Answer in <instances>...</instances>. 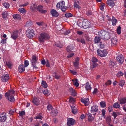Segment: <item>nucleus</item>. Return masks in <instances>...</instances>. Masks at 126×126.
<instances>
[{
  "label": "nucleus",
  "instance_id": "obj_12",
  "mask_svg": "<svg viewBox=\"0 0 126 126\" xmlns=\"http://www.w3.org/2000/svg\"><path fill=\"white\" fill-rule=\"evenodd\" d=\"M88 98H82L81 99V101L84 103L85 106H87L89 104L90 102Z\"/></svg>",
  "mask_w": 126,
  "mask_h": 126
},
{
  "label": "nucleus",
  "instance_id": "obj_5",
  "mask_svg": "<svg viewBox=\"0 0 126 126\" xmlns=\"http://www.w3.org/2000/svg\"><path fill=\"white\" fill-rule=\"evenodd\" d=\"M34 30L32 29H28L26 32V36L29 38H32L34 35Z\"/></svg>",
  "mask_w": 126,
  "mask_h": 126
},
{
  "label": "nucleus",
  "instance_id": "obj_49",
  "mask_svg": "<svg viewBox=\"0 0 126 126\" xmlns=\"http://www.w3.org/2000/svg\"><path fill=\"white\" fill-rule=\"evenodd\" d=\"M16 110H15L14 109H11L9 111V113L11 115H12L15 111L16 112Z\"/></svg>",
  "mask_w": 126,
  "mask_h": 126
},
{
  "label": "nucleus",
  "instance_id": "obj_36",
  "mask_svg": "<svg viewBox=\"0 0 126 126\" xmlns=\"http://www.w3.org/2000/svg\"><path fill=\"white\" fill-rule=\"evenodd\" d=\"M43 118L42 114L41 113H40L36 117V119H40L42 120Z\"/></svg>",
  "mask_w": 126,
  "mask_h": 126
},
{
  "label": "nucleus",
  "instance_id": "obj_23",
  "mask_svg": "<svg viewBox=\"0 0 126 126\" xmlns=\"http://www.w3.org/2000/svg\"><path fill=\"white\" fill-rule=\"evenodd\" d=\"M107 3L108 5L112 7L114 5V2L111 0H108Z\"/></svg>",
  "mask_w": 126,
  "mask_h": 126
},
{
  "label": "nucleus",
  "instance_id": "obj_9",
  "mask_svg": "<svg viewBox=\"0 0 126 126\" xmlns=\"http://www.w3.org/2000/svg\"><path fill=\"white\" fill-rule=\"evenodd\" d=\"M98 109V106L96 105H94L91 107V111L92 112H96L97 111Z\"/></svg>",
  "mask_w": 126,
  "mask_h": 126
},
{
  "label": "nucleus",
  "instance_id": "obj_34",
  "mask_svg": "<svg viewBox=\"0 0 126 126\" xmlns=\"http://www.w3.org/2000/svg\"><path fill=\"white\" fill-rule=\"evenodd\" d=\"M6 64L9 68L11 69L12 68L11 66L12 65V64L11 61H10L6 62Z\"/></svg>",
  "mask_w": 126,
  "mask_h": 126
},
{
  "label": "nucleus",
  "instance_id": "obj_19",
  "mask_svg": "<svg viewBox=\"0 0 126 126\" xmlns=\"http://www.w3.org/2000/svg\"><path fill=\"white\" fill-rule=\"evenodd\" d=\"M86 115L88 116V120L89 122H91L93 121L94 118L92 115L90 113H86Z\"/></svg>",
  "mask_w": 126,
  "mask_h": 126
},
{
  "label": "nucleus",
  "instance_id": "obj_22",
  "mask_svg": "<svg viewBox=\"0 0 126 126\" xmlns=\"http://www.w3.org/2000/svg\"><path fill=\"white\" fill-rule=\"evenodd\" d=\"M25 66L22 64L19 65L18 67V71L19 72L21 73L25 70Z\"/></svg>",
  "mask_w": 126,
  "mask_h": 126
},
{
  "label": "nucleus",
  "instance_id": "obj_51",
  "mask_svg": "<svg viewBox=\"0 0 126 126\" xmlns=\"http://www.w3.org/2000/svg\"><path fill=\"white\" fill-rule=\"evenodd\" d=\"M69 102L72 103H73L75 102L74 98L71 97H70L69 101Z\"/></svg>",
  "mask_w": 126,
  "mask_h": 126
},
{
  "label": "nucleus",
  "instance_id": "obj_7",
  "mask_svg": "<svg viewBox=\"0 0 126 126\" xmlns=\"http://www.w3.org/2000/svg\"><path fill=\"white\" fill-rule=\"evenodd\" d=\"M7 119L6 113L3 112L0 114V121L1 122H5Z\"/></svg>",
  "mask_w": 126,
  "mask_h": 126
},
{
  "label": "nucleus",
  "instance_id": "obj_16",
  "mask_svg": "<svg viewBox=\"0 0 126 126\" xmlns=\"http://www.w3.org/2000/svg\"><path fill=\"white\" fill-rule=\"evenodd\" d=\"M18 31H15L13 32V34H12L11 37L13 39L15 40L18 37Z\"/></svg>",
  "mask_w": 126,
  "mask_h": 126
},
{
  "label": "nucleus",
  "instance_id": "obj_11",
  "mask_svg": "<svg viewBox=\"0 0 126 126\" xmlns=\"http://www.w3.org/2000/svg\"><path fill=\"white\" fill-rule=\"evenodd\" d=\"M9 77L7 75H3L1 76V80L3 82H6L8 80Z\"/></svg>",
  "mask_w": 126,
  "mask_h": 126
},
{
  "label": "nucleus",
  "instance_id": "obj_37",
  "mask_svg": "<svg viewBox=\"0 0 126 126\" xmlns=\"http://www.w3.org/2000/svg\"><path fill=\"white\" fill-rule=\"evenodd\" d=\"M18 11L20 13L23 14H24L26 13V11L23 8H19Z\"/></svg>",
  "mask_w": 126,
  "mask_h": 126
},
{
  "label": "nucleus",
  "instance_id": "obj_35",
  "mask_svg": "<svg viewBox=\"0 0 126 126\" xmlns=\"http://www.w3.org/2000/svg\"><path fill=\"white\" fill-rule=\"evenodd\" d=\"M41 85L42 86L45 88H46L47 87V85L46 82L45 81L42 80L41 83Z\"/></svg>",
  "mask_w": 126,
  "mask_h": 126
},
{
  "label": "nucleus",
  "instance_id": "obj_59",
  "mask_svg": "<svg viewBox=\"0 0 126 126\" xmlns=\"http://www.w3.org/2000/svg\"><path fill=\"white\" fill-rule=\"evenodd\" d=\"M29 61L27 60H26L24 62V65L25 67H27L29 65Z\"/></svg>",
  "mask_w": 126,
  "mask_h": 126
},
{
  "label": "nucleus",
  "instance_id": "obj_18",
  "mask_svg": "<svg viewBox=\"0 0 126 126\" xmlns=\"http://www.w3.org/2000/svg\"><path fill=\"white\" fill-rule=\"evenodd\" d=\"M43 7L41 5H39L37 7V9L41 13H44L47 12L46 10H43Z\"/></svg>",
  "mask_w": 126,
  "mask_h": 126
},
{
  "label": "nucleus",
  "instance_id": "obj_29",
  "mask_svg": "<svg viewBox=\"0 0 126 126\" xmlns=\"http://www.w3.org/2000/svg\"><path fill=\"white\" fill-rule=\"evenodd\" d=\"M120 101L121 104H125L126 102V98L124 97L120 98Z\"/></svg>",
  "mask_w": 126,
  "mask_h": 126
},
{
  "label": "nucleus",
  "instance_id": "obj_33",
  "mask_svg": "<svg viewBox=\"0 0 126 126\" xmlns=\"http://www.w3.org/2000/svg\"><path fill=\"white\" fill-rule=\"evenodd\" d=\"M100 40V38L98 37H95L94 40V42L95 43H97L99 42Z\"/></svg>",
  "mask_w": 126,
  "mask_h": 126
},
{
  "label": "nucleus",
  "instance_id": "obj_21",
  "mask_svg": "<svg viewBox=\"0 0 126 126\" xmlns=\"http://www.w3.org/2000/svg\"><path fill=\"white\" fill-rule=\"evenodd\" d=\"M71 107L72 112L74 114L77 113L78 112V110L77 107L74 106H71Z\"/></svg>",
  "mask_w": 126,
  "mask_h": 126
},
{
  "label": "nucleus",
  "instance_id": "obj_31",
  "mask_svg": "<svg viewBox=\"0 0 126 126\" xmlns=\"http://www.w3.org/2000/svg\"><path fill=\"white\" fill-rule=\"evenodd\" d=\"M77 41L78 42H80L83 44H85V40L83 38L78 39H77Z\"/></svg>",
  "mask_w": 126,
  "mask_h": 126
},
{
  "label": "nucleus",
  "instance_id": "obj_4",
  "mask_svg": "<svg viewBox=\"0 0 126 126\" xmlns=\"http://www.w3.org/2000/svg\"><path fill=\"white\" fill-rule=\"evenodd\" d=\"M91 25L90 22L88 21H84L82 22V25L80 26V27H83L84 29H87L88 28L90 30V28Z\"/></svg>",
  "mask_w": 126,
  "mask_h": 126
},
{
  "label": "nucleus",
  "instance_id": "obj_15",
  "mask_svg": "<svg viewBox=\"0 0 126 126\" xmlns=\"http://www.w3.org/2000/svg\"><path fill=\"white\" fill-rule=\"evenodd\" d=\"M32 102L35 105L37 106L39 105V100L36 97H34L32 100Z\"/></svg>",
  "mask_w": 126,
  "mask_h": 126
},
{
  "label": "nucleus",
  "instance_id": "obj_42",
  "mask_svg": "<svg viewBox=\"0 0 126 126\" xmlns=\"http://www.w3.org/2000/svg\"><path fill=\"white\" fill-rule=\"evenodd\" d=\"M78 80L76 79L74 81L73 84L76 87H78L79 85V83L78 82Z\"/></svg>",
  "mask_w": 126,
  "mask_h": 126
},
{
  "label": "nucleus",
  "instance_id": "obj_24",
  "mask_svg": "<svg viewBox=\"0 0 126 126\" xmlns=\"http://www.w3.org/2000/svg\"><path fill=\"white\" fill-rule=\"evenodd\" d=\"M37 8V6L36 5L35 3L32 4L31 5L30 9L32 11H35L36 10Z\"/></svg>",
  "mask_w": 126,
  "mask_h": 126
},
{
  "label": "nucleus",
  "instance_id": "obj_38",
  "mask_svg": "<svg viewBox=\"0 0 126 126\" xmlns=\"http://www.w3.org/2000/svg\"><path fill=\"white\" fill-rule=\"evenodd\" d=\"M100 104L101 107L102 108H105L106 106L105 102L104 101H101L100 102Z\"/></svg>",
  "mask_w": 126,
  "mask_h": 126
},
{
  "label": "nucleus",
  "instance_id": "obj_63",
  "mask_svg": "<svg viewBox=\"0 0 126 126\" xmlns=\"http://www.w3.org/2000/svg\"><path fill=\"white\" fill-rule=\"evenodd\" d=\"M69 71L71 73L74 75H76L77 74V73L75 71L71 70H70Z\"/></svg>",
  "mask_w": 126,
  "mask_h": 126
},
{
  "label": "nucleus",
  "instance_id": "obj_13",
  "mask_svg": "<svg viewBox=\"0 0 126 126\" xmlns=\"http://www.w3.org/2000/svg\"><path fill=\"white\" fill-rule=\"evenodd\" d=\"M50 13L52 16L54 17H57L59 16V14L56 10L53 9L51 10Z\"/></svg>",
  "mask_w": 126,
  "mask_h": 126
},
{
  "label": "nucleus",
  "instance_id": "obj_1",
  "mask_svg": "<svg viewBox=\"0 0 126 126\" xmlns=\"http://www.w3.org/2000/svg\"><path fill=\"white\" fill-rule=\"evenodd\" d=\"M15 93V91L13 89L9 90L8 92L5 93V96L9 101L14 102L15 100L14 95Z\"/></svg>",
  "mask_w": 126,
  "mask_h": 126
},
{
  "label": "nucleus",
  "instance_id": "obj_39",
  "mask_svg": "<svg viewBox=\"0 0 126 126\" xmlns=\"http://www.w3.org/2000/svg\"><path fill=\"white\" fill-rule=\"evenodd\" d=\"M112 24L113 25H115L117 22V20L115 18H113L112 19Z\"/></svg>",
  "mask_w": 126,
  "mask_h": 126
},
{
  "label": "nucleus",
  "instance_id": "obj_14",
  "mask_svg": "<svg viewBox=\"0 0 126 126\" xmlns=\"http://www.w3.org/2000/svg\"><path fill=\"white\" fill-rule=\"evenodd\" d=\"M32 59L31 60L32 63H36L38 60V58L35 55H32Z\"/></svg>",
  "mask_w": 126,
  "mask_h": 126
},
{
  "label": "nucleus",
  "instance_id": "obj_54",
  "mask_svg": "<svg viewBox=\"0 0 126 126\" xmlns=\"http://www.w3.org/2000/svg\"><path fill=\"white\" fill-rule=\"evenodd\" d=\"M92 61L93 63H96L97 62L98 60L95 57H93L92 59Z\"/></svg>",
  "mask_w": 126,
  "mask_h": 126
},
{
  "label": "nucleus",
  "instance_id": "obj_3",
  "mask_svg": "<svg viewBox=\"0 0 126 126\" xmlns=\"http://www.w3.org/2000/svg\"><path fill=\"white\" fill-rule=\"evenodd\" d=\"M49 36L48 34L45 33H41L39 37V40L41 43H43L44 42L45 40L48 39L49 38Z\"/></svg>",
  "mask_w": 126,
  "mask_h": 126
},
{
  "label": "nucleus",
  "instance_id": "obj_60",
  "mask_svg": "<svg viewBox=\"0 0 126 126\" xmlns=\"http://www.w3.org/2000/svg\"><path fill=\"white\" fill-rule=\"evenodd\" d=\"M43 93L45 95L48 94L49 93L48 90L47 89L45 90L43 92Z\"/></svg>",
  "mask_w": 126,
  "mask_h": 126
},
{
  "label": "nucleus",
  "instance_id": "obj_8",
  "mask_svg": "<svg viewBox=\"0 0 126 126\" xmlns=\"http://www.w3.org/2000/svg\"><path fill=\"white\" fill-rule=\"evenodd\" d=\"M67 125L68 126L73 125L75 124V121L72 118H69L67 119Z\"/></svg>",
  "mask_w": 126,
  "mask_h": 126
},
{
  "label": "nucleus",
  "instance_id": "obj_27",
  "mask_svg": "<svg viewBox=\"0 0 126 126\" xmlns=\"http://www.w3.org/2000/svg\"><path fill=\"white\" fill-rule=\"evenodd\" d=\"M13 18L14 19H21V16L18 14H15L13 15Z\"/></svg>",
  "mask_w": 126,
  "mask_h": 126
},
{
  "label": "nucleus",
  "instance_id": "obj_61",
  "mask_svg": "<svg viewBox=\"0 0 126 126\" xmlns=\"http://www.w3.org/2000/svg\"><path fill=\"white\" fill-rule=\"evenodd\" d=\"M114 65V63L112 61H110V63H109V65L111 67H113Z\"/></svg>",
  "mask_w": 126,
  "mask_h": 126
},
{
  "label": "nucleus",
  "instance_id": "obj_6",
  "mask_svg": "<svg viewBox=\"0 0 126 126\" xmlns=\"http://www.w3.org/2000/svg\"><path fill=\"white\" fill-rule=\"evenodd\" d=\"M97 51L98 55L101 57H105L107 54V52L106 50H102L98 49Z\"/></svg>",
  "mask_w": 126,
  "mask_h": 126
},
{
  "label": "nucleus",
  "instance_id": "obj_64",
  "mask_svg": "<svg viewBox=\"0 0 126 126\" xmlns=\"http://www.w3.org/2000/svg\"><path fill=\"white\" fill-rule=\"evenodd\" d=\"M47 108L48 110H50L53 108L52 106L51 105H49L47 106Z\"/></svg>",
  "mask_w": 126,
  "mask_h": 126
},
{
  "label": "nucleus",
  "instance_id": "obj_17",
  "mask_svg": "<svg viewBox=\"0 0 126 126\" xmlns=\"http://www.w3.org/2000/svg\"><path fill=\"white\" fill-rule=\"evenodd\" d=\"M65 2L64 1H61L60 2L57 3L56 7L57 8H61L62 7L64 6Z\"/></svg>",
  "mask_w": 126,
  "mask_h": 126
},
{
  "label": "nucleus",
  "instance_id": "obj_45",
  "mask_svg": "<svg viewBox=\"0 0 126 126\" xmlns=\"http://www.w3.org/2000/svg\"><path fill=\"white\" fill-rule=\"evenodd\" d=\"M55 45L57 47L60 48H62L63 47V46L59 42H58V43H56Z\"/></svg>",
  "mask_w": 126,
  "mask_h": 126
},
{
  "label": "nucleus",
  "instance_id": "obj_55",
  "mask_svg": "<svg viewBox=\"0 0 126 126\" xmlns=\"http://www.w3.org/2000/svg\"><path fill=\"white\" fill-rule=\"evenodd\" d=\"M74 7L76 8H80V7L79 6V4L75 2L74 3Z\"/></svg>",
  "mask_w": 126,
  "mask_h": 126
},
{
  "label": "nucleus",
  "instance_id": "obj_62",
  "mask_svg": "<svg viewBox=\"0 0 126 126\" xmlns=\"http://www.w3.org/2000/svg\"><path fill=\"white\" fill-rule=\"evenodd\" d=\"M100 48L102 49L104 47L105 45L103 44L102 43L100 42Z\"/></svg>",
  "mask_w": 126,
  "mask_h": 126
},
{
  "label": "nucleus",
  "instance_id": "obj_40",
  "mask_svg": "<svg viewBox=\"0 0 126 126\" xmlns=\"http://www.w3.org/2000/svg\"><path fill=\"white\" fill-rule=\"evenodd\" d=\"M125 84V81L124 80H123L120 81V83L119 84V85L122 87H123Z\"/></svg>",
  "mask_w": 126,
  "mask_h": 126
},
{
  "label": "nucleus",
  "instance_id": "obj_53",
  "mask_svg": "<svg viewBox=\"0 0 126 126\" xmlns=\"http://www.w3.org/2000/svg\"><path fill=\"white\" fill-rule=\"evenodd\" d=\"M36 65V63H32V66H33V69L37 70L38 69V68L37 67Z\"/></svg>",
  "mask_w": 126,
  "mask_h": 126
},
{
  "label": "nucleus",
  "instance_id": "obj_25",
  "mask_svg": "<svg viewBox=\"0 0 126 126\" xmlns=\"http://www.w3.org/2000/svg\"><path fill=\"white\" fill-rule=\"evenodd\" d=\"M98 65V64L96 63H93L92 65L90 66V68L91 70H93L94 68L97 67Z\"/></svg>",
  "mask_w": 126,
  "mask_h": 126
},
{
  "label": "nucleus",
  "instance_id": "obj_50",
  "mask_svg": "<svg viewBox=\"0 0 126 126\" xmlns=\"http://www.w3.org/2000/svg\"><path fill=\"white\" fill-rule=\"evenodd\" d=\"M19 114L20 116H22L25 114V112L24 111H19Z\"/></svg>",
  "mask_w": 126,
  "mask_h": 126
},
{
  "label": "nucleus",
  "instance_id": "obj_43",
  "mask_svg": "<svg viewBox=\"0 0 126 126\" xmlns=\"http://www.w3.org/2000/svg\"><path fill=\"white\" fill-rule=\"evenodd\" d=\"M3 5L6 8H8L10 6L8 2L4 3L3 4Z\"/></svg>",
  "mask_w": 126,
  "mask_h": 126
},
{
  "label": "nucleus",
  "instance_id": "obj_30",
  "mask_svg": "<svg viewBox=\"0 0 126 126\" xmlns=\"http://www.w3.org/2000/svg\"><path fill=\"white\" fill-rule=\"evenodd\" d=\"M51 113L53 116H56L58 113L57 110L55 109H53Z\"/></svg>",
  "mask_w": 126,
  "mask_h": 126
},
{
  "label": "nucleus",
  "instance_id": "obj_46",
  "mask_svg": "<svg viewBox=\"0 0 126 126\" xmlns=\"http://www.w3.org/2000/svg\"><path fill=\"white\" fill-rule=\"evenodd\" d=\"M121 27L120 26L118 27L117 29V33L118 34H120L121 33Z\"/></svg>",
  "mask_w": 126,
  "mask_h": 126
},
{
  "label": "nucleus",
  "instance_id": "obj_52",
  "mask_svg": "<svg viewBox=\"0 0 126 126\" xmlns=\"http://www.w3.org/2000/svg\"><path fill=\"white\" fill-rule=\"evenodd\" d=\"M124 74V73L121 71H119L117 75V76L120 77L121 76H122Z\"/></svg>",
  "mask_w": 126,
  "mask_h": 126
},
{
  "label": "nucleus",
  "instance_id": "obj_48",
  "mask_svg": "<svg viewBox=\"0 0 126 126\" xmlns=\"http://www.w3.org/2000/svg\"><path fill=\"white\" fill-rule=\"evenodd\" d=\"M65 16L66 17H69L72 16V15L70 13H66L65 14Z\"/></svg>",
  "mask_w": 126,
  "mask_h": 126
},
{
  "label": "nucleus",
  "instance_id": "obj_41",
  "mask_svg": "<svg viewBox=\"0 0 126 126\" xmlns=\"http://www.w3.org/2000/svg\"><path fill=\"white\" fill-rule=\"evenodd\" d=\"M8 13L7 12H5L2 14V16L3 18H6L7 17L8 15Z\"/></svg>",
  "mask_w": 126,
  "mask_h": 126
},
{
  "label": "nucleus",
  "instance_id": "obj_56",
  "mask_svg": "<svg viewBox=\"0 0 126 126\" xmlns=\"http://www.w3.org/2000/svg\"><path fill=\"white\" fill-rule=\"evenodd\" d=\"M111 82L110 80H109L105 83V84L106 86L110 85L111 84Z\"/></svg>",
  "mask_w": 126,
  "mask_h": 126
},
{
  "label": "nucleus",
  "instance_id": "obj_2",
  "mask_svg": "<svg viewBox=\"0 0 126 126\" xmlns=\"http://www.w3.org/2000/svg\"><path fill=\"white\" fill-rule=\"evenodd\" d=\"M99 36L105 40L109 39L110 37L109 33L104 30H101L98 32Z\"/></svg>",
  "mask_w": 126,
  "mask_h": 126
},
{
  "label": "nucleus",
  "instance_id": "obj_47",
  "mask_svg": "<svg viewBox=\"0 0 126 126\" xmlns=\"http://www.w3.org/2000/svg\"><path fill=\"white\" fill-rule=\"evenodd\" d=\"M113 107L114 108H119L120 107V105L119 104H118V103H114V104L113 105Z\"/></svg>",
  "mask_w": 126,
  "mask_h": 126
},
{
  "label": "nucleus",
  "instance_id": "obj_57",
  "mask_svg": "<svg viewBox=\"0 0 126 126\" xmlns=\"http://www.w3.org/2000/svg\"><path fill=\"white\" fill-rule=\"evenodd\" d=\"M67 7L66 6H63L61 8L63 12H64L66 11V9H67Z\"/></svg>",
  "mask_w": 126,
  "mask_h": 126
},
{
  "label": "nucleus",
  "instance_id": "obj_32",
  "mask_svg": "<svg viewBox=\"0 0 126 126\" xmlns=\"http://www.w3.org/2000/svg\"><path fill=\"white\" fill-rule=\"evenodd\" d=\"M85 88L87 90H90L91 89V87L88 82H87L86 84Z\"/></svg>",
  "mask_w": 126,
  "mask_h": 126
},
{
  "label": "nucleus",
  "instance_id": "obj_44",
  "mask_svg": "<svg viewBox=\"0 0 126 126\" xmlns=\"http://www.w3.org/2000/svg\"><path fill=\"white\" fill-rule=\"evenodd\" d=\"M118 112H113L112 113V116H114V119H115L116 117L118 115Z\"/></svg>",
  "mask_w": 126,
  "mask_h": 126
},
{
  "label": "nucleus",
  "instance_id": "obj_10",
  "mask_svg": "<svg viewBox=\"0 0 126 126\" xmlns=\"http://www.w3.org/2000/svg\"><path fill=\"white\" fill-rule=\"evenodd\" d=\"M124 58L122 55H120L117 57V60L119 63L122 64L124 61Z\"/></svg>",
  "mask_w": 126,
  "mask_h": 126
},
{
  "label": "nucleus",
  "instance_id": "obj_58",
  "mask_svg": "<svg viewBox=\"0 0 126 126\" xmlns=\"http://www.w3.org/2000/svg\"><path fill=\"white\" fill-rule=\"evenodd\" d=\"M73 63L75 67L77 68H78V65H79V63L74 62Z\"/></svg>",
  "mask_w": 126,
  "mask_h": 126
},
{
  "label": "nucleus",
  "instance_id": "obj_26",
  "mask_svg": "<svg viewBox=\"0 0 126 126\" xmlns=\"http://www.w3.org/2000/svg\"><path fill=\"white\" fill-rule=\"evenodd\" d=\"M74 46L72 45H70L68 46L66 48V50L67 52L72 51L74 49Z\"/></svg>",
  "mask_w": 126,
  "mask_h": 126
},
{
  "label": "nucleus",
  "instance_id": "obj_28",
  "mask_svg": "<svg viewBox=\"0 0 126 126\" xmlns=\"http://www.w3.org/2000/svg\"><path fill=\"white\" fill-rule=\"evenodd\" d=\"M111 117L110 116H108L107 117L106 119L107 123L109 125H110V123L111 121Z\"/></svg>",
  "mask_w": 126,
  "mask_h": 126
},
{
  "label": "nucleus",
  "instance_id": "obj_20",
  "mask_svg": "<svg viewBox=\"0 0 126 126\" xmlns=\"http://www.w3.org/2000/svg\"><path fill=\"white\" fill-rule=\"evenodd\" d=\"M112 46L116 45L117 44V41L116 37L112 38L111 39Z\"/></svg>",
  "mask_w": 126,
  "mask_h": 126
}]
</instances>
